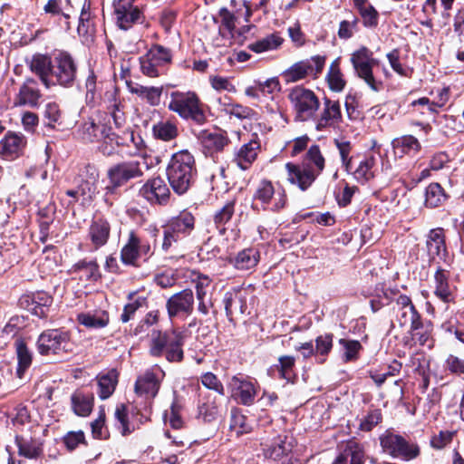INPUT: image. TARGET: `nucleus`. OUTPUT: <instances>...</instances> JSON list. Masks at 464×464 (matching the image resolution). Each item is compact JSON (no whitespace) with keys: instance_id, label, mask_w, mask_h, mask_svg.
I'll return each mask as SVG.
<instances>
[{"instance_id":"1","label":"nucleus","mask_w":464,"mask_h":464,"mask_svg":"<svg viewBox=\"0 0 464 464\" xmlns=\"http://www.w3.org/2000/svg\"><path fill=\"white\" fill-rule=\"evenodd\" d=\"M166 172L174 192L178 195L185 194L195 182L197 168L194 156L188 150L174 153Z\"/></svg>"},{"instance_id":"2","label":"nucleus","mask_w":464,"mask_h":464,"mask_svg":"<svg viewBox=\"0 0 464 464\" xmlns=\"http://www.w3.org/2000/svg\"><path fill=\"white\" fill-rule=\"evenodd\" d=\"M150 169L146 156L127 161H121L111 166L107 170L108 184L105 187L106 195H114L119 188L130 180L139 179Z\"/></svg>"},{"instance_id":"3","label":"nucleus","mask_w":464,"mask_h":464,"mask_svg":"<svg viewBox=\"0 0 464 464\" xmlns=\"http://www.w3.org/2000/svg\"><path fill=\"white\" fill-rule=\"evenodd\" d=\"M184 338V334L176 330L153 331L151 333L150 353L156 357L165 355L167 361L170 362H179L183 360Z\"/></svg>"},{"instance_id":"4","label":"nucleus","mask_w":464,"mask_h":464,"mask_svg":"<svg viewBox=\"0 0 464 464\" xmlns=\"http://www.w3.org/2000/svg\"><path fill=\"white\" fill-rule=\"evenodd\" d=\"M168 109L177 113L181 119L191 120L198 124L206 121L203 104L194 92H172L169 95Z\"/></svg>"},{"instance_id":"5","label":"nucleus","mask_w":464,"mask_h":464,"mask_svg":"<svg viewBox=\"0 0 464 464\" xmlns=\"http://www.w3.org/2000/svg\"><path fill=\"white\" fill-rule=\"evenodd\" d=\"M288 99L296 120L307 121L315 118L320 102L312 90L296 86L289 92Z\"/></svg>"},{"instance_id":"6","label":"nucleus","mask_w":464,"mask_h":464,"mask_svg":"<svg viewBox=\"0 0 464 464\" xmlns=\"http://www.w3.org/2000/svg\"><path fill=\"white\" fill-rule=\"evenodd\" d=\"M380 444L383 452L405 461L416 459L420 453L417 443L409 441L401 435L391 430H386L380 436Z\"/></svg>"},{"instance_id":"7","label":"nucleus","mask_w":464,"mask_h":464,"mask_svg":"<svg viewBox=\"0 0 464 464\" xmlns=\"http://www.w3.org/2000/svg\"><path fill=\"white\" fill-rule=\"evenodd\" d=\"M254 200L261 204L264 210L277 212L286 205V194L284 189L276 190L272 182L263 179L259 182L253 196Z\"/></svg>"},{"instance_id":"8","label":"nucleus","mask_w":464,"mask_h":464,"mask_svg":"<svg viewBox=\"0 0 464 464\" xmlns=\"http://www.w3.org/2000/svg\"><path fill=\"white\" fill-rule=\"evenodd\" d=\"M351 63L353 69L361 79L372 90H378V83L372 73V67L378 61L372 57V52L367 47L362 46L351 55Z\"/></svg>"},{"instance_id":"9","label":"nucleus","mask_w":464,"mask_h":464,"mask_svg":"<svg viewBox=\"0 0 464 464\" xmlns=\"http://www.w3.org/2000/svg\"><path fill=\"white\" fill-rule=\"evenodd\" d=\"M393 311L395 321L400 327L409 326L411 331H418L423 327L421 316L409 296L405 295H399L393 306Z\"/></svg>"},{"instance_id":"10","label":"nucleus","mask_w":464,"mask_h":464,"mask_svg":"<svg viewBox=\"0 0 464 464\" xmlns=\"http://www.w3.org/2000/svg\"><path fill=\"white\" fill-rule=\"evenodd\" d=\"M325 59L316 55L310 59L297 62L283 72V78L287 83L301 81L307 76L317 77L324 66Z\"/></svg>"},{"instance_id":"11","label":"nucleus","mask_w":464,"mask_h":464,"mask_svg":"<svg viewBox=\"0 0 464 464\" xmlns=\"http://www.w3.org/2000/svg\"><path fill=\"white\" fill-rule=\"evenodd\" d=\"M82 139L89 142L103 140V143L99 149L105 155L113 153V143L118 144L117 137L111 132L110 127L104 124H96L93 121H88L83 124Z\"/></svg>"},{"instance_id":"12","label":"nucleus","mask_w":464,"mask_h":464,"mask_svg":"<svg viewBox=\"0 0 464 464\" xmlns=\"http://www.w3.org/2000/svg\"><path fill=\"white\" fill-rule=\"evenodd\" d=\"M77 66L72 57L65 53L60 52L53 57L52 77L53 85L71 86L76 79Z\"/></svg>"},{"instance_id":"13","label":"nucleus","mask_w":464,"mask_h":464,"mask_svg":"<svg viewBox=\"0 0 464 464\" xmlns=\"http://www.w3.org/2000/svg\"><path fill=\"white\" fill-rule=\"evenodd\" d=\"M38 351L41 354H59L71 349L69 335L65 332L52 329L44 332L37 341Z\"/></svg>"},{"instance_id":"14","label":"nucleus","mask_w":464,"mask_h":464,"mask_svg":"<svg viewBox=\"0 0 464 464\" xmlns=\"http://www.w3.org/2000/svg\"><path fill=\"white\" fill-rule=\"evenodd\" d=\"M195 298L191 289H184L172 295L166 302V309L170 319H185L194 311Z\"/></svg>"},{"instance_id":"15","label":"nucleus","mask_w":464,"mask_h":464,"mask_svg":"<svg viewBox=\"0 0 464 464\" xmlns=\"http://www.w3.org/2000/svg\"><path fill=\"white\" fill-rule=\"evenodd\" d=\"M150 251V243L130 231L127 242L121 248V259L125 265L137 266L139 258L149 256Z\"/></svg>"},{"instance_id":"16","label":"nucleus","mask_w":464,"mask_h":464,"mask_svg":"<svg viewBox=\"0 0 464 464\" xmlns=\"http://www.w3.org/2000/svg\"><path fill=\"white\" fill-rule=\"evenodd\" d=\"M295 446V439L292 436L279 434L272 439L266 438L261 442V449L266 459L278 460L287 456Z\"/></svg>"},{"instance_id":"17","label":"nucleus","mask_w":464,"mask_h":464,"mask_svg":"<svg viewBox=\"0 0 464 464\" xmlns=\"http://www.w3.org/2000/svg\"><path fill=\"white\" fill-rule=\"evenodd\" d=\"M135 0H114V14L118 26L128 30L141 18V11L134 5Z\"/></svg>"},{"instance_id":"18","label":"nucleus","mask_w":464,"mask_h":464,"mask_svg":"<svg viewBox=\"0 0 464 464\" xmlns=\"http://www.w3.org/2000/svg\"><path fill=\"white\" fill-rule=\"evenodd\" d=\"M140 194L151 204L166 205L170 197V190L162 178L154 177L143 184Z\"/></svg>"},{"instance_id":"19","label":"nucleus","mask_w":464,"mask_h":464,"mask_svg":"<svg viewBox=\"0 0 464 464\" xmlns=\"http://www.w3.org/2000/svg\"><path fill=\"white\" fill-rule=\"evenodd\" d=\"M164 375V372L160 368H157V372H154V370L146 371L137 379L135 392L146 399L154 398L158 394Z\"/></svg>"},{"instance_id":"20","label":"nucleus","mask_w":464,"mask_h":464,"mask_svg":"<svg viewBox=\"0 0 464 464\" xmlns=\"http://www.w3.org/2000/svg\"><path fill=\"white\" fill-rule=\"evenodd\" d=\"M286 179L300 189H307L316 179V172L309 164L296 165L291 162L285 164Z\"/></svg>"},{"instance_id":"21","label":"nucleus","mask_w":464,"mask_h":464,"mask_svg":"<svg viewBox=\"0 0 464 464\" xmlns=\"http://www.w3.org/2000/svg\"><path fill=\"white\" fill-rule=\"evenodd\" d=\"M431 288L434 295L444 304L455 302L456 286L450 283L448 270L442 268L436 270Z\"/></svg>"},{"instance_id":"22","label":"nucleus","mask_w":464,"mask_h":464,"mask_svg":"<svg viewBox=\"0 0 464 464\" xmlns=\"http://www.w3.org/2000/svg\"><path fill=\"white\" fill-rule=\"evenodd\" d=\"M52 303V296L44 291L24 295L20 299L22 307L40 318L47 315Z\"/></svg>"},{"instance_id":"23","label":"nucleus","mask_w":464,"mask_h":464,"mask_svg":"<svg viewBox=\"0 0 464 464\" xmlns=\"http://www.w3.org/2000/svg\"><path fill=\"white\" fill-rule=\"evenodd\" d=\"M26 143L23 134L8 131L0 140V156L5 160H15L23 154Z\"/></svg>"},{"instance_id":"24","label":"nucleus","mask_w":464,"mask_h":464,"mask_svg":"<svg viewBox=\"0 0 464 464\" xmlns=\"http://www.w3.org/2000/svg\"><path fill=\"white\" fill-rule=\"evenodd\" d=\"M53 59L46 54L36 53L32 56L29 62V68L32 72L37 75L41 82L46 87L53 86L52 77Z\"/></svg>"},{"instance_id":"25","label":"nucleus","mask_w":464,"mask_h":464,"mask_svg":"<svg viewBox=\"0 0 464 464\" xmlns=\"http://www.w3.org/2000/svg\"><path fill=\"white\" fill-rule=\"evenodd\" d=\"M376 159L373 155H364L354 159L351 169H345L360 183H365L374 177Z\"/></svg>"},{"instance_id":"26","label":"nucleus","mask_w":464,"mask_h":464,"mask_svg":"<svg viewBox=\"0 0 464 464\" xmlns=\"http://www.w3.org/2000/svg\"><path fill=\"white\" fill-rule=\"evenodd\" d=\"M232 396L244 405H251L256 395L255 385L246 380L234 376L229 383Z\"/></svg>"},{"instance_id":"27","label":"nucleus","mask_w":464,"mask_h":464,"mask_svg":"<svg viewBox=\"0 0 464 464\" xmlns=\"http://www.w3.org/2000/svg\"><path fill=\"white\" fill-rule=\"evenodd\" d=\"M198 139L204 149L209 153L221 151L229 142L227 132L221 130H202Z\"/></svg>"},{"instance_id":"28","label":"nucleus","mask_w":464,"mask_h":464,"mask_svg":"<svg viewBox=\"0 0 464 464\" xmlns=\"http://www.w3.org/2000/svg\"><path fill=\"white\" fill-rule=\"evenodd\" d=\"M342 120L341 106L338 101L328 98L324 99V108L317 121L316 128L321 130L325 127L334 126Z\"/></svg>"},{"instance_id":"29","label":"nucleus","mask_w":464,"mask_h":464,"mask_svg":"<svg viewBox=\"0 0 464 464\" xmlns=\"http://www.w3.org/2000/svg\"><path fill=\"white\" fill-rule=\"evenodd\" d=\"M260 150V144L256 140H250L242 145L235 153L234 162L242 170H246L256 160Z\"/></svg>"},{"instance_id":"30","label":"nucleus","mask_w":464,"mask_h":464,"mask_svg":"<svg viewBox=\"0 0 464 464\" xmlns=\"http://www.w3.org/2000/svg\"><path fill=\"white\" fill-rule=\"evenodd\" d=\"M218 399V396L210 392L200 393L198 406V417L208 422L217 419L219 415V403Z\"/></svg>"},{"instance_id":"31","label":"nucleus","mask_w":464,"mask_h":464,"mask_svg":"<svg viewBox=\"0 0 464 464\" xmlns=\"http://www.w3.org/2000/svg\"><path fill=\"white\" fill-rule=\"evenodd\" d=\"M111 227L107 220H93L89 227L88 237L95 249L104 246L110 237Z\"/></svg>"},{"instance_id":"32","label":"nucleus","mask_w":464,"mask_h":464,"mask_svg":"<svg viewBox=\"0 0 464 464\" xmlns=\"http://www.w3.org/2000/svg\"><path fill=\"white\" fill-rule=\"evenodd\" d=\"M364 451L362 447L354 441H349L343 451L336 457L333 464H363Z\"/></svg>"},{"instance_id":"33","label":"nucleus","mask_w":464,"mask_h":464,"mask_svg":"<svg viewBox=\"0 0 464 464\" xmlns=\"http://www.w3.org/2000/svg\"><path fill=\"white\" fill-rule=\"evenodd\" d=\"M392 146L393 153L397 158H402L411 153H418L421 148L418 139L412 135H403L395 138L392 142Z\"/></svg>"},{"instance_id":"34","label":"nucleus","mask_w":464,"mask_h":464,"mask_svg":"<svg viewBox=\"0 0 464 464\" xmlns=\"http://www.w3.org/2000/svg\"><path fill=\"white\" fill-rule=\"evenodd\" d=\"M118 378L119 374L114 369L97 376V393L102 400H106L112 395L118 383Z\"/></svg>"},{"instance_id":"35","label":"nucleus","mask_w":464,"mask_h":464,"mask_svg":"<svg viewBox=\"0 0 464 464\" xmlns=\"http://www.w3.org/2000/svg\"><path fill=\"white\" fill-rule=\"evenodd\" d=\"M34 83V80L28 79L21 86L15 102L16 105H28L32 108L39 105V100L42 95L39 89L33 86Z\"/></svg>"},{"instance_id":"36","label":"nucleus","mask_w":464,"mask_h":464,"mask_svg":"<svg viewBox=\"0 0 464 464\" xmlns=\"http://www.w3.org/2000/svg\"><path fill=\"white\" fill-rule=\"evenodd\" d=\"M427 247L431 256H437L443 260L446 259L448 252L442 228H435L430 230L428 235Z\"/></svg>"},{"instance_id":"37","label":"nucleus","mask_w":464,"mask_h":464,"mask_svg":"<svg viewBox=\"0 0 464 464\" xmlns=\"http://www.w3.org/2000/svg\"><path fill=\"white\" fill-rule=\"evenodd\" d=\"M365 27L375 28L379 23V13L369 0H353Z\"/></svg>"},{"instance_id":"38","label":"nucleus","mask_w":464,"mask_h":464,"mask_svg":"<svg viewBox=\"0 0 464 464\" xmlns=\"http://www.w3.org/2000/svg\"><path fill=\"white\" fill-rule=\"evenodd\" d=\"M152 133L158 140L170 141L179 135V128L176 121L161 120L152 127Z\"/></svg>"},{"instance_id":"39","label":"nucleus","mask_w":464,"mask_h":464,"mask_svg":"<svg viewBox=\"0 0 464 464\" xmlns=\"http://www.w3.org/2000/svg\"><path fill=\"white\" fill-rule=\"evenodd\" d=\"M194 224L193 215L188 211H182L178 217L173 218L167 227L181 237L190 233L194 228Z\"/></svg>"},{"instance_id":"40","label":"nucleus","mask_w":464,"mask_h":464,"mask_svg":"<svg viewBox=\"0 0 464 464\" xmlns=\"http://www.w3.org/2000/svg\"><path fill=\"white\" fill-rule=\"evenodd\" d=\"M260 258L257 249L254 247L240 251L232 260L233 266L239 270H248L255 267Z\"/></svg>"},{"instance_id":"41","label":"nucleus","mask_w":464,"mask_h":464,"mask_svg":"<svg viewBox=\"0 0 464 464\" xmlns=\"http://www.w3.org/2000/svg\"><path fill=\"white\" fill-rule=\"evenodd\" d=\"M283 42L284 39L278 34L274 33L249 44L248 49L256 53H262L278 49Z\"/></svg>"},{"instance_id":"42","label":"nucleus","mask_w":464,"mask_h":464,"mask_svg":"<svg viewBox=\"0 0 464 464\" xmlns=\"http://www.w3.org/2000/svg\"><path fill=\"white\" fill-rule=\"evenodd\" d=\"M131 93L137 94L139 97L147 101L151 106H157L160 102L162 93L161 87H146L140 84L129 85Z\"/></svg>"},{"instance_id":"43","label":"nucleus","mask_w":464,"mask_h":464,"mask_svg":"<svg viewBox=\"0 0 464 464\" xmlns=\"http://www.w3.org/2000/svg\"><path fill=\"white\" fill-rule=\"evenodd\" d=\"M45 14L53 16H63L66 20V28L69 29L67 20L71 17L72 6L70 0H49L44 6Z\"/></svg>"},{"instance_id":"44","label":"nucleus","mask_w":464,"mask_h":464,"mask_svg":"<svg viewBox=\"0 0 464 464\" xmlns=\"http://www.w3.org/2000/svg\"><path fill=\"white\" fill-rule=\"evenodd\" d=\"M15 349L18 361L17 375L19 378H22L24 372L32 364L33 355L24 341L21 338L15 340Z\"/></svg>"},{"instance_id":"45","label":"nucleus","mask_w":464,"mask_h":464,"mask_svg":"<svg viewBox=\"0 0 464 464\" xmlns=\"http://www.w3.org/2000/svg\"><path fill=\"white\" fill-rule=\"evenodd\" d=\"M78 322L88 328H102L108 324L109 317L104 311L82 313L78 314Z\"/></svg>"},{"instance_id":"46","label":"nucleus","mask_w":464,"mask_h":464,"mask_svg":"<svg viewBox=\"0 0 464 464\" xmlns=\"http://www.w3.org/2000/svg\"><path fill=\"white\" fill-rule=\"evenodd\" d=\"M197 299L198 301V310L202 314L206 315L208 314V306L205 301L208 290L210 287L211 280L207 276H198L195 281Z\"/></svg>"},{"instance_id":"47","label":"nucleus","mask_w":464,"mask_h":464,"mask_svg":"<svg viewBox=\"0 0 464 464\" xmlns=\"http://www.w3.org/2000/svg\"><path fill=\"white\" fill-rule=\"evenodd\" d=\"M179 239L180 236L172 232L167 226L164 227L161 250L166 254H171L169 256L170 259L183 256V255L177 249Z\"/></svg>"},{"instance_id":"48","label":"nucleus","mask_w":464,"mask_h":464,"mask_svg":"<svg viewBox=\"0 0 464 464\" xmlns=\"http://www.w3.org/2000/svg\"><path fill=\"white\" fill-rule=\"evenodd\" d=\"M447 199L444 189L439 183H431L426 188L425 204L430 208H437Z\"/></svg>"},{"instance_id":"49","label":"nucleus","mask_w":464,"mask_h":464,"mask_svg":"<svg viewBox=\"0 0 464 464\" xmlns=\"http://www.w3.org/2000/svg\"><path fill=\"white\" fill-rule=\"evenodd\" d=\"M72 410L78 416H87L91 413L93 406V398L88 397L82 392H75L72 395Z\"/></svg>"},{"instance_id":"50","label":"nucleus","mask_w":464,"mask_h":464,"mask_svg":"<svg viewBox=\"0 0 464 464\" xmlns=\"http://www.w3.org/2000/svg\"><path fill=\"white\" fill-rule=\"evenodd\" d=\"M229 428L237 436L248 433L252 430V426L248 422L247 418L240 411L236 410L231 411Z\"/></svg>"},{"instance_id":"51","label":"nucleus","mask_w":464,"mask_h":464,"mask_svg":"<svg viewBox=\"0 0 464 464\" xmlns=\"http://www.w3.org/2000/svg\"><path fill=\"white\" fill-rule=\"evenodd\" d=\"M327 82L329 88L334 92H341L345 86V81L343 77V73L341 72L337 61H334L330 65L329 72L327 73Z\"/></svg>"},{"instance_id":"52","label":"nucleus","mask_w":464,"mask_h":464,"mask_svg":"<svg viewBox=\"0 0 464 464\" xmlns=\"http://www.w3.org/2000/svg\"><path fill=\"white\" fill-rule=\"evenodd\" d=\"M220 109L225 111L227 114L231 116H235L238 119H246L251 116L252 110L248 107L243 106L238 103H232L222 102L221 99L218 100Z\"/></svg>"},{"instance_id":"53","label":"nucleus","mask_w":464,"mask_h":464,"mask_svg":"<svg viewBox=\"0 0 464 464\" xmlns=\"http://www.w3.org/2000/svg\"><path fill=\"white\" fill-rule=\"evenodd\" d=\"M136 296L135 293H130L128 295L130 302L125 304L121 319L123 323H127L132 317L134 313L145 304L146 298L143 296Z\"/></svg>"},{"instance_id":"54","label":"nucleus","mask_w":464,"mask_h":464,"mask_svg":"<svg viewBox=\"0 0 464 464\" xmlns=\"http://www.w3.org/2000/svg\"><path fill=\"white\" fill-rule=\"evenodd\" d=\"M75 269L87 280L97 281L101 277L99 266L95 261L82 260L75 265Z\"/></svg>"},{"instance_id":"55","label":"nucleus","mask_w":464,"mask_h":464,"mask_svg":"<svg viewBox=\"0 0 464 464\" xmlns=\"http://www.w3.org/2000/svg\"><path fill=\"white\" fill-rule=\"evenodd\" d=\"M306 160L308 161L307 164L312 166V168L316 172V176H318L324 168V159L317 145H313L310 147L306 154Z\"/></svg>"},{"instance_id":"56","label":"nucleus","mask_w":464,"mask_h":464,"mask_svg":"<svg viewBox=\"0 0 464 464\" xmlns=\"http://www.w3.org/2000/svg\"><path fill=\"white\" fill-rule=\"evenodd\" d=\"M147 54H148V57L152 60V62L159 64L161 68L165 64L169 63L171 60V55H170L169 51L161 45L152 46L149 50Z\"/></svg>"},{"instance_id":"57","label":"nucleus","mask_w":464,"mask_h":464,"mask_svg":"<svg viewBox=\"0 0 464 464\" xmlns=\"http://www.w3.org/2000/svg\"><path fill=\"white\" fill-rule=\"evenodd\" d=\"M358 18L355 15H351L349 19L343 20L340 23L338 36L341 39H349L358 29Z\"/></svg>"},{"instance_id":"58","label":"nucleus","mask_w":464,"mask_h":464,"mask_svg":"<svg viewBox=\"0 0 464 464\" xmlns=\"http://www.w3.org/2000/svg\"><path fill=\"white\" fill-rule=\"evenodd\" d=\"M295 359L293 356L284 355L279 357L278 363L275 367L279 372L280 377L290 380L293 373Z\"/></svg>"},{"instance_id":"59","label":"nucleus","mask_w":464,"mask_h":464,"mask_svg":"<svg viewBox=\"0 0 464 464\" xmlns=\"http://www.w3.org/2000/svg\"><path fill=\"white\" fill-rule=\"evenodd\" d=\"M209 83L217 92H236V87L230 78L220 75L209 76Z\"/></svg>"},{"instance_id":"60","label":"nucleus","mask_w":464,"mask_h":464,"mask_svg":"<svg viewBox=\"0 0 464 464\" xmlns=\"http://www.w3.org/2000/svg\"><path fill=\"white\" fill-rule=\"evenodd\" d=\"M140 70L142 73L148 77H158L161 73V67L152 62L146 53L140 58Z\"/></svg>"},{"instance_id":"61","label":"nucleus","mask_w":464,"mask_h":464,"mask_svg":"<svg viewBox=\"0 0 464 464\" xmlns=\"http://www.w3.org/2000/svg\"><path fill=\"white\" fill-rule=\"evenodd\" d=\"M333 347V335L326 334L320 335L315 339L314 353L316 356L327 355Z\"/></svg>"},{"instance_id":"62","label":"nucleus","mask_w":464,"mask_h":464,"mask_svg":"<svg viewBox=\"0 0 464 464\" xmlns=\"http://www.w3.org/2000/svg\"><path fill=\"white\" fill-rule=\"evenodd\" d=\"M201 382L207 389L216 392L218 398L224 395L223 384L214 373L206 372L202 374Z\"/></svg>"},{"instance_id":"63","label":"nucleus","mask_w":464,"mask_h":464,"mask_svg":"<svg viewBox=\"0 0 464 464\" xmlns=\"http://www.w3.org/2000/svg\"><path fill=\"white\" fill-rule=\"evenodd\" d=\"M115 418L120 423L119 429L122 435H128L132 432L133 428H130L128 421L127 407L124 404H120L115 410Z\"/></svg>"},{"instance_id":"64","label":"nucleus","mask_w":464,"mask_h":464,"mask_svg":"<svg viewBox=\"0 0 464 464\" xmlns=\"http://www.w3.org/2000/svg\"><path fill=\"white\" fill-rule=\"evenodd\" d=\"M235 211V204L233 201H229L224 205L222 208H220L214 217V221L217 226H223L227 223Z\"/></svg>"}]
</instances>
